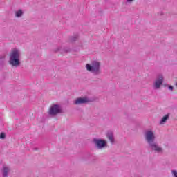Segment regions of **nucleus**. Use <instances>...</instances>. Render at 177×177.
Segmentation results:
<instances>
[{
  "label": "nucleus",
  "instance_id": "6ab92c4d",
  "mask_svg": "<svg viewBox=\"0 0 177 177\" xmlns=\"http://www.w3.org/2000/svg\"><path fill=\"white\" fill-rule=\"evenodd\" d=\"M34 150H38V148H34Z\"/></svg>",
  "mask_w": 177,
  "mask_h": 177
},
{
  "label": "nucleus",
  "instance_id": "a211bd4d",
  "mask_svg": "<svg viewBox=\"0 0 177 177\" xmlns=\"http://www.w3.org/2000/svg\"><path fill=\"white\" fill-rule=\"evenodd\" d=\"M132 3V1H127L123 3V5H131Z\"/></svg>",
  "mask_w": 177,
  "mask_h": 177
},
{
  "label": "nucleus",
  "instance_id": "dca6fc26",
  "mask_svg": "<svg viewBox=\"0 0 177 177\" xmlns=\"http://www.w3.org/2000/svg\"><path fill=\"white\" fill-rule=\"evenodd\" d=\"M171 173H172V175L174 177H177V171L176 170H172Z\"/></svg>",
  "mask_w": 177,
  "mask_h": 177
},
{
  "label": "nucleus",
  "instance_id": "412c9836",
  "mask_svg": "<svg viewBox=\"0 0 177 177\" xmlns=\"http://www.w3.org/2000/svg\"><path fill=\"white\" fill-rule=\"evenodd\" d=\"M162 15H163L162 12H160V16H162Z\"/></svg>",
  "mask_w": 177,
  "mask_h": 177
},
{
  "label": "nucleus",
  "instance_id": "1a4fd4ad",
  "mask_svg": "<svg viewBox=\"0 0 177 177\" xmlns=\"http://www.w3.org/2000/svg\"><path fill=\"white\" fill-rule=\"evenodd\" d=\"M106 138L111 143V145H114L115 142V139L114 138V133L113 131H109L106 133Z\"/></svg>",
  "mask_w": 177,
  "mask_h": 177
},
{
  "label": "nucleus",
  "instance_id": "aec40b11",
  "mask_svg": "<svg viewBox=\"0 0 177 177\" xmlns=\"http://www.w3.org/2000/svg\"><path fill=\"white\" fill-rule=\"evenodd\" d=\"M102 11H100V14L102 15Z\"/></svg>",
  "mask_w": 177,
  "mask_h": 177
},
{
  "label": "nucleus",
  "instance_id": "f3484780",
  "mask_svg": "<svg viewBox=\"0 0 177 177\" xmlns=\"http://www.w3.org/2000/svg\"><path fill=\"white\" fill-rule=\"evenodd\" d=\"M165 86H168L169 91H174V86H168V84L165 85Z\"/></svg>",
  "mask_w": 177,
  "mask_h": 177
},
{
  "label": "nucleus",
  "instance_id": "423d86ee",
  "mask_svg": "<svg viewBox=\"0 0 177 177\" xmlns=\"http://www.w3.org/2000/svg\"><path fill=\"white\" fill-rule=\"evenodd\" d=\"M163 82H164V76L162 75V74L158 75L156 80L153 84V89H160Z\"/></svg>",
  "mask_w": 177,
  "mask_h": 177
},
{
  "label": "nucleus",
  "instance_id": "ddd939ff",
  "mask_svg": "<svg viewBox=\"0 0 177 177\" xmlns=\"http://www.w3.org/2000/svg\"><path fill=\"white\" fill-rule=\"evenodd\" d=\"M24 12H23L22 10H19L15 12V17H21Z\"/></svg>",
  "mask_w": 177,
  "mask_h": 177
},
{
  "label": "nucleus",
  "instance_id": "f8f14e48",
  "mask_svg": "<svg viewBox=\"0 0 177 177\" xmlns=\"http://www.w3.org/2000/svg\"><path fill=\"white\" fill-rule=\"evenodd\" d=\"M169 118V114L165 115L163 118H162L161 120L160 121V124L162 125L167 122V120Z\"/></svg>",
  "mask_w": 177,
  "mask_h": 177
},
{
  "label": "nucleus",
  "instance_id": "20e7f679",
  "mask_svg": "<svg viewBox=\"0 0 177 177\" xmlns=\"http://www.w3.org/2000/svg\"><path fill=\"white\" fill-rule=\"evenodd\" d=\"M63 113V109L59 104H54L51 106L50 110L48 111L49 115H52L55 117V115H57V114H62Z\"/></svg>",
  "mask_w": 177,
  "mask_h": 177
},
{
  "label": "nucleus",
  "instance_id": "6e6552de",
  "mask_svg": "<svg viewBox=\"0 0 177 177\" xmlns=\"http://www.w3.org/2000/svg\"><path fill=\"white\" fill-rule=\"evenodd\" d=\"M55 52H60V53H68L71 52L70 47H58L55 50Z\"/></svg>",
  "mask_w": 177,
  "mask_h": 177
},
{
  "label": "nucleus",
  "instance_id": "4468645a",
  "mask_svg": "<svg viewBox=\"0 0 177 177\" xmlns=\"http://www.w3.org/2000/svg\"><path fill=\"white\" fill-rule=\"evenodd\" d=\"M78 39V35H75L74 36H71L69 38V41L71 42H75V41H77Z\"/></svg>",
  "mask_w": 177,
  "mask_h": 177
},
{
  "label": "nucleus",
  "instance_id": "f03ea898",
  "mask_svg": "<svg viewBox=\"0 0 177 177\" xmlns=\"http://www.w3.org/2000/svg\"><path fill=\"white\" fill-rule=\"evenodd\" d=\"M20 56H21V52L17 48H14L10 53L9 64L12 67H19L20 64H21Z\"/></svg>",
  "mask_w": 177,
  "mask_h": 177
},
{
  "label": "nucleus",
  "instance_id": "7ed1b4c3",
  "mask_svg": "<svg viewBox=\"0 0 177 177\" xmlns=\"http://www.w3.org/2000/svg\"><path fill=\"white\" fill-rule=\"evenodd\" d=\"M86 68L87 71L93 73L94 75H99L100 73V62L97 61H93L91 64H87L86 65Z\"/></svg>",
  "mask_w": 177,
  "mask_h": 177
},
{
  "label": "nucleus",
  "instance_id": "f257e3e1",
  "mask_svg": "<svg viewBox=\"0 0 177 177\" xmlns=\"http://www.w3.org/2000/svg\"><path fill=\"white\" fill-rule=\"evenodd\" d=\"M145 136V140L148 143V146L152 151H155V153H162V148L160 147V145H158V142L156 141V135H154V132H153V131H147Z\"/></svg>",
  "mask_w": 177,
  "mask_h": 177
},
{
  "label": "nucleus",
  "instance_id": "2eb2a0df",
  "mask_svg": "<svg viewBox=\"0 0 177 177\" xmlns=\"http://www.w3.org/2000/svg\"><path fill=\"white\" fill-rule=\"evenodd\" d=\"M6 138V134L3 132L0 133V139H2L3 140Z\"/></svg>",
  "mask_w": 177,
  "mask_h": 177
},
{
  "label": "nucleus",
  "instance_id": "0eeeda50",
  "mask_svg": "<svg viewBox=\"0 0 177 177\" xmlns=\"http://www.w3.org/2000/svg\"><path fill=\"white\" fill-rule=\"evenodd\" d=\"M91 100L89 98L84 97H79L74 101V104H86V103H89Z\"/></svg>",
  "mask_w": 177,
  "mask_h": 177
},
{
  "label": "nucleus",
  "instance_id": "39448f33",
  "mask_svg": "<svg viewBox=\"0 0 177 177\" xmlns=\"http://www.w3.org/2000/svg\"><path fill=\"white\" fill-rule=\"evenodd\" d=\"M93 142L95 145V147L98 150H102L103 149H105V147H107L108 146L107 141L103 139L93 138Z\"/></svg>",
  "mask_w": 177,
  "mask_h": 177
},
{
  "label": "nucleus",
  "instance_id": "9d476101",
  "mask_svg": "<svg viewBox=\"0 0 177 177\" xmlns=\"http://www.w3.org/2000/svg\"><path fill=\"white\" fill-rule=\"evenodd\" d=\"M8 175H9V167H3L2 169V176L8 177Z\"/></svg>",
  "mask_w": 177,
  "mask_h": 177
},
{
  "label": "nucleus",
  "instance_id": "9b49d317",
  "mask_svg": "<svg viewBox=\"0 0 177 177\" xmlns=\"http://www.w3.org/2000/svg\"><path fill=\"white\" fill-rule=\"evenodd\" d=\"M6 61V55L0 56V66L3 67L5 66V62Z\"/></svg>",
  "mask_w": 177,
  "mask_h": 177
}]
</instances>
